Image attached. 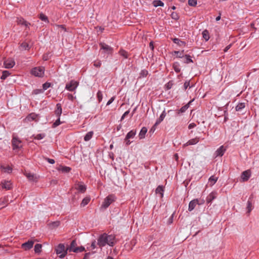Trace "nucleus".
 <instances>
[{
  "label": "nucleus",
  "instance_id": "a211bd4d",
  "mask_svg": "<svg viewBox=\"0 0 259 259\" xmlns=\"http://www.w3.org/2000/svg\"><path fill=\"white\" fill-rule=\"evenodd\" d=\"M166 114L165 111L164 110L160 115L159 117L157 119L156 122L155 123V125H158L159 124H160L166 116Z\"/></svg>",
  "mask_w": 259,
  "mask_h": 259
},
{
  "label": "nucleus",
  "instance_id": "e2e57ef3",
  "mask_svg": "<svg viewBox=\"0 0 259 259\" xmlns=\"http://www.w3.org/2000/svg\"><path fill=\"white\" fill-rule=\"evenodd\" d=\"M130 111L128 110V111H125L124 114L122 115V116H121V120H123L125 116H126L128 113H129Z\"/></svg>",
  "mask_w": 259,
  "mask_h": 259
},
{
  "label": "nucleus",
  "instance_id": "69168bd1",
  "mask_svg": "<svg viewBox=\"0 0 259 259\" xmlns=\"http://www.w3.org/2000/svg\"><path fill=\"white\" fill-rule=\"evenodd\" d=\"M67 97H68V99L70 100L73 101L74 100V97L71 94H68L67 95Z\"/></svg>",
  "mask_w": 259,
  "mask_h": 259
},
{
  "label": "nucleus",
  "instance_id": "473e14b6",
  "mask_svg": "<svg viewBox=\"0 0 259 259\" xmlns=\"http://www.w3.org/2000/svg\"><path fill=\"white\" fill-rule=\"evenodd\" d=\"M119 54L120 56H122L124 59H127L128 57V53L124 50L121 49L119 51Z\"/></svg>",
  "mask_w": 259,
  "mask_h": 259
},
{
  "label": "nucleus",
  "instance_id": "7c9ffc66",
  "mask_svg": "<svg viewBox=\"0 0 259 259\" xmlns=\"http://www.w3.org/2000/svg\"><path fill=\"white\" fill-rule=\"evenodd\" d=\"M198 142H199V139L196 138L192 139H191L189 141H188L186 143V145H192L197 144Z\"/></svg>",
  "mask_w": 259,
  "mask_h": 259
},
{
  "label": "nucleus",
  "instance_id": "20e7f679",
  "mask_svg": "<svg viewBox=\"0 0 259 259\" xmlns=\"http://www.w3.org/2000/svg\"><path fill=\"white\" fill-rule=\"evenodd\" d=\"M44 72L45 69L43 67H34L31 71L32 75L37 77H42Z\"/></svg>",
  "mask_w": 259,
  "mask_h": 259
},
{
  "label": "nucleus",
  "instance_id": "4d7b16f0",
  "mask_svg": "<svg viewBox=\"0 0 259 259\" xmlns=\"http://www.w3.org/2000/svg\"><path fill=\"white\" fill-rule=\"evenodd\" d=\"M172 82L171 81H169L166 84V88L167 90H169L172 88Z\"/></svg>",
  "mask_w": 259,
  "mask_h": 259
},
{
  "label": "nucleus",
  "instance_id": "f3484780",
  "mask_svg": "<svg viewBox=\"0 0 259 259\" xmlns=\"http://www.w3.org/2000/svg\"><path fill=\"white\" fill-rule=\"evenodd\" d=\"M62 109L61 104L60 103H57L56 105V109H55V113L58 117H60V116L62 114Z\"/></svg>",
  "mask_w": 259,
  "mask_h": 259
},
{
  "label": "nucleus",
  "instance_id": "338daca9",
  "mask_svg": "<svg viewBox=\"0 0 259 259\" xmlns=\"http://www.w3.org/2000/svg\"><path fill=\"white\" fill-rule=\"evenodd\" d=\"M90 255H91V253L90 252L86 253L84 254V257H83V259H89V258L90 257Z\"/></svg>",
  "mask_w": 259,
  "mask_h": 259
},
{
  "label": "nucleus",
  "instance_id": "4be33fe9",
  "mask_svg": "<svg viewBox=\"0 0 259 259\" xmlns=\"http://www.w3.org/2000/svg\"><path fill=\"white\" fill-rule=\"evenodd\" d=\"M20 49L22 50H29L30 49V46L26 42H23L20 45Z\"/></svg>",
  "mask_w": 259,
  "mask_h": 259
},
{
  "label": "nucleus",
  "instance_id": "680f3d73",
  "mask_svg": "<svg viewBox=\"0 0 259 259\" xmlns=\"http://www.w3.org/2000/svg\"><path fill=\"white\" fill-rule=\"evenodd\" d=\"M114 99L115 97H112V98H111L107 102L106 105H109L110 104H111L114 101Z\"/></svg>",
  "mask_w": 259,
  "mask_h": 259
},
{
  "label": "nucleus",
  "instance_id": "72a5a7b5",
  "mask_svg": "<svg viewBox=\"0 0 259 259\" xmlns=\"http://www.w3.org/2000/svg\"><path fill=\"white\" fill-rule=\"evenodd\" d=\"M245 107L244 103H240L236 107V110L237 111H240Z\"/></svg>",
  "mask_w": 259,
  "mask_h": 259
},
{
  "label": "nucleus",
  "instance_id": "1a4fd4ad",
  "mask_svg": "<svg viewBox=\"0 0 259 259\" xmlns=\"http://www.w3.org/2000/svg\"><path fill=\"white\" fill-rule=\"evenodd\" d=\"M34 242L32 240H29L22 244V248L25 250H28L33 247Z\"/></svg>",
  "mask_w": 259,
  "mask_h": 259
},
{
  "label": "nucleus",
  "instance_id": "a19ab883",
  "mask_svg": "<svg viewBox=\"0 0 259 259\" xmlns=\"http://www.w3.org/2000/svg\"><path fill=\"white\" fill-rule=\"evenodd\" d=\"M10 74L9 71L5 70L3 72L1 78L2 80H5Z\"/></svg>",
  "mask_w": 259,
  "mask_h": 259
},
{
  "label": "nucleus",
  "instance_id": "2eb2a0df",
  "mask_svg": "<svg viewBox=\"0 0 259 259\" xmlns=\"http://www.w3.org/2000/svg\"><path fill=\"white\" fill-rule=\"evenodd\" d=\"M198 204V199H194L191 201L189 204L188 210L189 211H192L195 208L196 205Z\"/></svg>",
  "mask_w": 259,
  "mask_h": 259
},
{
  "label": "nucleus",
  "instance_id": "774afa93",
  "mask_svg": "<svg viewBox=\"0 0 259 259\" xmlns=\"http://www.w3.org/2000/svg\"><path fill=\"white\" fill-rule=\"evenodd\" d=\"M232 46V44H230L229 45H228L227 47H226V48L224 49V51L225 52H227L228 50L231 48V47Z\"/></svg>",
  "mask_w": 259,
  "mask_h": 259
},
{
  "label": "nucleus",
  "instance_id": "a878e982",
  "mask_svg": "<svg viewBox=\"0 0 259 259\" xmlns=\"http://www.w3.org/2000/svg\"><path fill=\"white\" fill-rule=\"evenodd\" d=\"M1 168L2 170L4 172H7V173L9 174V173H11L12 171V168L9 166H5L2 165L1 166Z\"/></svg>",
  "mask_w": 259,
  "mask_h": 259
},
{
  "label": "nucleus",
  "instance_id": "5701e85b",
  "mask_svg": "<svg viewBox=\"0 0 259 259\" xmlns=\"http://www.w3.org/2000/svg\"><path fill=\"white\" fill-rule=\"evenodd\" d=\"M90 200H91V198L90 196L85 197L82 200V202L80 204V206L81 207L85 206L86 205H87L89 203V202L90 201Z\"/></svg>",
  "mask_w": 259,
  "mask_h": 259
},
{
  "label": "nucleus",
  "instance_id": "ea45409f",
  "mask_svg": "<svg viewBox=\"0 0 259 259\" xmlns=\"http://www.w3.org/2000/svg\"><path fill=\"white\" fill-rule=\"evenodd\" d=\"M185 61H184L185 63L189 64L190 63H192L193 60L191 59L190 56L189 55H185Z\"/></svg>",
  "mask_w": 259,
  "mask_h": 259
},
{
  "label": "nucleus",
  "instance_id": "aec40b11",
  "mask_svg": "<svg viewBox=\"0 0 259 259\" xmlns=\"http://www.w3.org/2000/svg\"><path fill=\"white\" fill-rule=\"evenodd\" d=\"M75 248H77V243L76 241L75 240H73V241H72L70 246L67 248L68 249V250H69V251L74 252V250L75 249Z\"/></svg>",
  "mask_w": 259,
  "mask_h": 259
},
{
  "label": "nucleus",
  "instance_id": "2f4dec72",
  "mask_svg": "<svg viewBox=\"0 0 259 259\" xmlns=\"http://www.w3.org/2000/svg\"><path fill=\"white\" fill-rule=\"evenodd\" d=\"M93 132L91 131L87 133V134L85 135L84 137V140L85 141H89L93 137Z\"/></svg>",
  "mask_w": 259,
  "mask_h": 259
},
{
  "label": "nucleus",
  "instance_id": "49530a36",
  "mask_svg": "<svg viewBox=\"0 0 259 259\" xmlns=\"http://www.w3.org/2000/svg\"><path fill=\"white\" fill-rule=\"evenodd\" d=\"M85 250V248L83 246L80 247H77V248H75V249L74 250V252H80Z\"/></svg>",
  "mask_w": 259,
  "mask_h": 259
},
{
  "label": "nucleus",
  "instance_id": "c756f323",
  "mask_svg": "<svg viewBox=\"0 0 259 259\" xmlns=\"http://www.w3.org/2000/svg\"><path fill=\"white\" fill-rule=\"evenodd\" d=\"M136 134V131L135 130H131L130 132H129L125 137H126V139H133L134 138Z\"/></svg>",
  "mask_w": 259,
  "mask_h": 259
},
{
  "label": "nucleus",
  "instance_id": "cd10ccee",
  "mask_svg": "<svg viewBox=\"0 0 259 259\" xmlns=\"http://www.w3.org/2000/svg\"><path fill=\"white\" fill-rule=\"evenodd\" d=\"M180 66V65L179 63L177 62H174L172 64V68L177 73H179L181 71V68Z\"/></svg>",
  "mask_w": 259,
  "mask_h": 259
},
{
  "label": "nucleus",
  "instance_id": "864d4df0",
  "mask_svg": "<svg viewBox=\"0 0 259 259\" xmlns=\"http://www.w3.org/2000/svg\"><path fill=\"white\" fill-rule=\"evenodd\" d=\"M171 18L174 19V20H178L179 18L178 14L176 12H172L171 14Z\"/></svg>",
  "mask_w": 259,
  "mask_h": 259
},
{
  "label": "nucleus",
  "instance_id": "37998d69",
  "mask_svg": "<svg viewBox=\"0 0 259 259\" xmlns=\"http://www.w3.org/2000/svg\"><path fill=\"white\" fill-rule=\"evenodd\" d=\"M60 224V223L59 221L53 222L50 224V227L53 229L58 227Z\"/></svg>",
  "mask_w": 259,
  "mask_h": 259
},
{
  "label": "nucleus",
  "instance_id": "c03bdc74",
  "mask_svg": "<svg viewBox=\"0 0 259 259\" xmlns=\"http://www.w3.org/2000/svg\"><path fill=\"white\" fill-rule=\"evenodd\" d=\"M8 199L7 197L0 198V205H5L8 203Z\"/></svg>",
  "mask_w": 259,
  "mask_h": 259
},
{
  "label": "nucleus",
  "instance_id": "f704fd0d",
  "mask_svg": "<svg viewBox=\"0 0 259 259\" xmlns=\"http://www.w3.org/2000/svg\"><path fill=\"white\" fill-rule=\"evenodd\" d=\"M26 177L30 181H36V177L34 176V175L31 173H26Z\"/></svg>",
  "mask_w": 259,
  "mask_h": 259
},
{
  "label": "nucleus",
  "instance_id": "3c124183",
  "mask_svg": "<svg viewBox=\"0 0 259 259\" xmlns=\"http://www.w3.org/2000/svg\"><path fill=\"white\" fill-rule=\"evenodd\" d=\"M70 170H71V168H70L69 167H67V166H63V167H62V168L61 169V170L64 172H68L70 171Z\"/></svg>",
  "mask_w": 259,
  "mask_h": 259
},
{
  "label": "nucleus",
  "instance_id": "6ab92c4d",
  "mask_svg": "<svg viewBox=\"0 0 259 259\" xmlns=\"http://www.w3.org/2000/svg\"><path fill=\"white\" fill-rule=\"evenodd\" d=\"M191 101L188 103L185 106L182 107L179 110H177V113L178 115H179L181 113H184L189 107V105L191 103Z\"/></svg>",
  "mask_w": 259,
  "mask_h": 259
},
{
  "label": "nucleus",
  "instance_id": "13d9d810",
  "mask_svg": "<svg viewBox=\"0 0 259 259\" xmlns=\"http://www.w3.org/2000/svg\"><path fill=\"white\" fill-rule=\"evenodd\" d=\"M43 92V90L42 89H36L34 90L33 92V94L35 95H37Z\"/></svg>",
  "mask_w": 259,
  "mask_h": 259
},
{
  "label": "nucleus",
  "instance_id": "5fc2aeb1",
  "mask_svg": "<svg viewBox=\"0 0 259 259\" xmlns=\"http://www.w3.org/2000/svg\"><path fill=\"white\" fill-rule=\"evenodd\" d=\"M97 243H96V241L94 240L92 241L90 247L91 249H94L97 248Z\"/></svg>",
  "mask_w": 259,
  "mask_h": 259
},
{
  "label": "nucleus",
  "instance_id": "dca6fc26",
  "mask_svg": "<svg viewBox=\"0 0 259 259\" xmlns=\"http://www.w3.org/2000/svg\"><path fill=\"white\" fill-rule=\"evenodd\" d=\"M17 23L19 25H24L26 27H29L30 25V23L25 21L23 18H17Z\"/></svg>",
  "mask_w": 259,
  "mask_h": 259
},
{
  "label": "nucleus",
  "instance_id": "4c0bfd02",
  "mask_svg": "<svg viewBox=\"0 0 259 259\" xmlns=\"http://www.w3.org/2000/svg\"><path fill=\"white\" fill-rule=\"evenodd\" d=\"M202 36L206 41L208 40V39H209V32L207 30H204L202 32Z\"/></svg>",
  "mask_w": 259,
  "mask_h": 259
},
{
  "label": "nucleus",
  "instance_id": "8fccbe9b",
  "mask_svg": "<svg viewBox=\"0 0 259 259\" xmlns=\"http://www.w3.org/2000/svg\"><path fill=\"white\" fill-rule=\"evenodd\" d=\"M97 98L99 102H100L102 100L103 95L102 92L99 91L97 94Z\"/></svg>",
  "mask_w": 259,
  "mask_h": 259
},
{
  "label": "nucleus",
  "instance_id": "79ce46f5",
  "mask_svg": "<svg viewBox=\"0 0 259 259\" xmlns=\"http://www.w3.org/2000/svg\"><path fill=\"white\" fill-rule=\"evenodd\" d=\"M148 74V71L146 69L142 70L140 73V77H146Z\"/></svg>",
  "mask_w": 259,
  "mask_h": 259
},
{
  "label": "nucleus",
  "instance_id": "f257e3e1",
  "mask_svg": "<svg viewBox=\"0 0 259 259\" xmlns=\"http://www.w3.org/2000/svg\"><path fill=\"white\" fill-rule=\"evenodd\" d=\"M116 242L117 241L114 235H108L106 233L101 234L97 239V245L101 249L106 245L113 246Z\"/></svg>",
  "mask_w": 259,
  "mask_h": 259
},
{
  "label": "nucleus",
  "instance_id": "58836bf2",
  "mask_svg": "<svg viewBox=\"0 0 259 259\" xmlns=\"http://www.w3.org/2000/svg\"><path fill=\"white\" fill-rule=\"evenodd\" d=\"M184 51L183 50L181 52L180 51H174V53L175 54H177V58H182L183 57H184L185 56H184Z\"/></svg>",
  "mask_w": 259,
  "mask_h": 259
},
{
  "label": "nucleus",
  "instance_id": "393cba45",
  "mask_svg": "<svg viewBox=\"0 0 259 259\" xmlns=\"http://www.w3.org/2000/svg\"><path fill=\"white\" fill-rule=\"evenodd\" d=\"M172 41L174 43L177 44L179 46H182L186 45V43L184 41L181 40L180 39L178 38H175L172 39Z\"/></svg>",
  "mask_w": 259,
  "mask_h": 259
},
{
  "label": "nucleus",
  "instance_id": "9b49d317",
  "mask_svg": "<svg viewBox=\"0 0 259 259\" xmlns=\"http://www.w3.org/2000/svg\"><path fill=\"white\" fill-rule=\"evenodd\" d=\"M1 185L3 189H5L7 190H9L12 189V183L10 181H3L1 182Z\"/></svg>",
  "mask_w": 259,
  "mask_h": 259
},
{
  "label": "nucleus",
  "instance_id": "412c9836",
  "mask_svg": "<svg viewBox=\"0 0 259 259\" xmlns=\"http://www.w3.org/2000/svg\"><path fill=\"white\" fill-rule=\"evenodd\" d=\"M147 132V129L146 127H143L141 130L139 134V137L140 139H144L145 137V135Z\"/></svg>",
  "mask_w": 259,
  "mask_h": 259
},
{
  "label": "nucleus",
  "instance_id": "de8ad7c7",
  "mask_svg": "<svg viewBox=\"0 0 259 259\" xmlns=\"http://www.w3.org/2000/svg\"><path fill=\"white\" fill-rule=\"evenodd\" d=\"M188 3L189 6L195 7L197 5V0H188Z\"/></svg>",
  "mask_w": 259,
  "mask_h": 259
},
{
  "label": "nucleus",
  "instance_id": "ddd939ff",
  "mask_svg": "<svg viewBox=\"0 0 259 259\" xmlns=\"http://www.w3.org/2000/svg\"><path fill=\"white\" fill-rule=\"evenodd\" d=\"M226 151V148L224 147V146H220L215 152V155L216 157L217 156H222L225 151Z\"/></svg>",
  "mask_w": 259,
  "mask_h": 259
},
{
  "label": "nucleus",
  "instance_id": "a18cd8bd",
  "mask_svg": "<svg viewBox=\"0 0 259 259\" xmlns=\"http://www.w3.org/2000/svg\"><path fill=\"white\" fill-rule=\"evenodd\" d=\"M62 122L60 121V117H58V119L53 123L52 127L55 128L60 125Z\"/></svg>",
  "mask_w": 259,
  "mask_h": 259
},
{
  "label": "nucleus",
  "instance_id": "603ef678",
  "mask_svg": "<svg viewBox=\"0 0 259 259\" xmlns=\"http://www.w3.org/2000/svg\"><path fill=\"white\" fill-rule=\"evenodd\" d=\"M51 85V83L49 82H45L42 84V90L43 91L47 90Z\"/></svg>",
  "mask_w": 259,
  "mask_h": 259
},
{
  "label": "nucleus",
  "instance_id": "09e8293b",
  "mask_svg": "<svg viewBox=\"0 0 259 259\" xmlns=\"http://www.w3.org/2000/svg\"><path fill=\"white\" fill-rule=\"evenodd\" d=\"M45 137V134H39L36 135L34 137V139L36 140H41L42 139Z\"/></svg>",
  "mask_w": 259,
  "mask_h": 259
},
{
  "label": "nucleus",
  "instance_id": "052dcab7",
  "mask_svg": "<svg viewBox=\"0 0 259 259\" xmlns=\"http://www.w3.org/2000/svg\"><path fill=\"white\" fill-rule=\"evenodd\" d=\"M251 203L250 201H248L247 202V208L248 209V212H250V211H251Z\"/></svg>",
  "mask_w": 259,
  "mask_h": 259
},
{
  "label": "nucleus",
  "instance_id": "423d86ee",
  "mask_svg": "<svg viewBox=\"0 0 259 259\" xmlns=\"http://www.w3.org/2000/svg\"><path fill=\"white\" fill-rule=\"evenodd\" d=\"M12 143L14 150L16 149H19L22 147L21 145V141L16 137H14L13 138Z\"/></svg>",
  "mask_w": 259,
  "mask_h": 259
},
{
  "label": "nucleus",
  "instance_id": "39448f33",
  "mask_svg": "<svg viewBox=\"0 0 259 259\" xmlns=\"http://www.w3.org/2000/svg\"><path fill=\"white\" fill-rule=\"evenodd\" d=\"M78 82L74 80H71L69 82L66 84L65 89L69 91H74L77 88Z\"/></svg>",
  "mask_w": 259,
  "mask_h": 259
},
{
  "label": "nucleus",
  "instance_id": "6e6552de",
  "mask_svg": "<svg viewBox=\"0 0 259 259\" xmlns=\"http://www.w3.org/2000/svg\"><path fill=\"white\" fill-rule=\"evenodd\" d=\"M75 189L80 193H84L86 191L87 187L81 182H78L75 185Z\"/></svg>",
  "mask_w": 259,
  "mask_h": 259
},
{
  "label": "nucleus",
  "instance_id": "4468645a",
  "mask_svg": "<svg viewBox=\"0 0 259 259\" xmlns=\"http://www.w3.org/2000/svg\"><path fill=\"white\" fill-rule=\"evenodd\" d=\"M101 49L105 50L108 54H110L112 52L113 49L109 46L106 45L104 42L100 44Z\"/></svg>",
  "mask_w": 259,
  "mask_h": 259
},
{
  "label": "nucleus",
  "instance_id": "0eeeda50",
  "mask_svg": "<svg viewBox=\"0 0 259 259\" xmlns=\"http://www.w3.org/2000/svg\"><path fill=\"white\" fill-rule=\"evenodd\" d=\"M251 171L249 169L244 171L241 176V178L243 182H246L248 180L251 176Z\"/></svg>",
  "mask_w": 259,
  "mask_h": 259
},
{
  "label": "nucleus",
  "instance_id": "c85d7f7f",
  "mask_svg": "<svg viewBox=\"0 0 259 259\" xmlns=\"http://www.w3.org/2000/svg\"><path fill=\"white\" fill-rule=\"evenodd\" d=\"M152 5L155 7L158 6L163 7L164 6V3L160 0H154L152 2Z\"/></svg>",
  "mask_w": 259,
  "mask_h": 259
},
{
  "label": "nucleus",
  "instance_id": "7ed1b4c3",
  "mask_svg": "<svg viewBox=\"0 0 259 259\" xmlns=\"http://www.w3.org/2000/svg\"><path fill=\"white\" fill-rule=\"evenodd\" d=\"M116 197L113 194L109 195L104 199L102 204L101 207L104 209L107 208L113 202L115 201Z\"/></svg>",
  "mask_w": 259,
  "mask_h": 259
},
{
  "label": "nucleus",
  "instance_id": "6e6d98bb",
  "mask_svg": "<svg viewBox=\"0 0 259 259\" xmlns=\"http://www.w3.org/2000/svg\"><path fill=\"white\" fill-rule=\"evenodd\" d=\"M188 87H189V88H191L193 87V85L190 86V81H186L185 82L184 84V90H186V89L188 88Z\"/></svg>",
  "mask_w": 259,
  "mask_h": 259
},
{
  "label": "nucleus",
  "instance_id": "c9c22d12",
  "mask_svg": "<svg viewBox=\"0 0 259 259\" xmlns=\"http://www.w3.org/2000/svg\"><path fill=\"white\" fill-rule=\"evenodd\" d=\"M39 18L41 20L47 23L49 22V19L48 17L44 14L43 13L40 14L39 16Z\"/></svg>",
  "mask_w": 259,
  "mask_h": 259
},
{
  "label": "nucleus",
  "instance_id": "f8f14e48",
  "mask_svg": "<svg viewBox=\"0 0 259 259\" xmlns=\"http://www.w3.org/2000/svg\"><path fill=\"white\" fill-rule=\"evenodd\" d=\"M15 64V61L12 59H8L4 61V65L6 68H11Z\"/></svg>",
  "mask_w": 259,
  "mask_h": 259
},
{
  "label": "nucleus",
  "instance_id": "b1692460",
  "mask_svg": "<svg viewBox=\"0 0 259 259\" xmlns=\"http://www.w3.org/2000/svg\"><path fill=\"white\" fill-rule=\"evenodd\" d=\"M218 179V177H214V176H211L208 180L210 186H213L217 182Z\"/></svg>",
  "mask_w": 259,
  "mask_h": 259
},
{
  "label": "nucleus",
  "instance_id": "bb28decb",
  "mask_svg": "<svg viewBox=\"0 0 259 259\" xmlns=\"http://www.w3.org/2000/svg\"><path fill=\"white\" fill-rule=\"evenodd\" d=\"M163 187L162 186H158L155 190L156 193L160 194L161 197L163 196Z\"/></svg>",
  "mask_w": 259,
  "mask_h": 259
},
{
  "label": "nucleus",
  "instance_id": "0e129e2a",
  "mask_svg": "<svg viewBox=\"0 0 259 259\" xmlns=\"http://www.w3.org/2000/svg\"><path fill=\"white\" fill-rule=\"evenodd\" d=\"M196 126V124L195 123H191L189 124V125H188V128H189V129H191V128L195 127Z\"/></svg>",
  "mask_w": 259,
  "mask_h": 259
},
{
  "label": "nucleus",
  "instance_id": "e433bc0d",
  "mask_svg": "<svg viewBox=\"0 0 259 259\" xmlns=\"http://www.w3.org/2000/svg\"><path fill=\"white\" fill-rule=\"evenodd\" d=\"M42 245L40 244H36L34 246V251L35 253H40L41 251Z\"/></svg>",
  "mask_w": 259,
  "mask_h": 259
},
{
  "label": "nucleus",
  "instance_id": "f03ea898",
  "mask_svg": "<svg viewBox=\"0 0 259 259\" xmlns=\"http://www.w3.org/2000/svg\"><path fill=\"white\" fill-rule=\"evenodd\" d=\"M67 248H65L63 244H59L55 248L56 253L59 255L60 258L64 257L67 253Z\"/></svg>",
  "mask_w": 259,
  "mask_h": 259
},
{
  "label": "nucleus",
  "instance_id": "bf43d9fd",
  "mask_svg": "<svg viewBox=\"0 0 259 259\" xmlns=\"http://www.w3.org/2000/svg\"><path fill=\"white\" fill-rule=\"evenodd\" d=\"M94 65L96 67H100L101 65V62L100 61H95L94 63Z\"/></svg>",
  "mask_w": 259,
  "mask_h": 259
},
{
  "label": "nucleus",
  "instance_id": "9d476101",
  "mask_svg": "<svg viewBox=\"0 0 259 259\" xmlns=\"http://www.w3.org/2000/svg\"><path fill=\"white\" fill-rule=\"evenodd\" d=\"M217 193L215 191L211 192L206 197V201L207 203H211L217 198Z\"/></svg>",
  "mask_w": 259,
  "mask_h": 259
}]
</instances>
